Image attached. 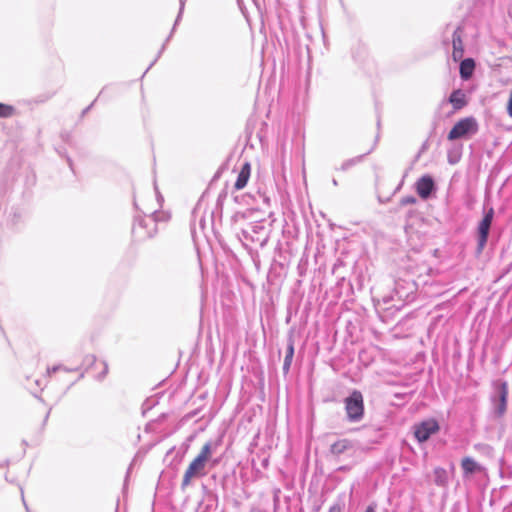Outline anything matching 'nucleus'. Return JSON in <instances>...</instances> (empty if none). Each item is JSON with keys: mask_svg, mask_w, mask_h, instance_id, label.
<instances>
[{"mask_svg": "<svg viewBox=\"0 0 512 512\" xmlns=\"http://www.w3.org/2000/svg\"><path fill=\"white\" fill-rule=\"evenodd\" d=\"M434 190L435 182L431 176L424 175L417 180L416 191L422 199H428Z\"/></svg>", "mask_w": 512, "mask_h": 512, "instance_id": "nucleus-7", "label": "nucleus"}, {"mask_svg": "<svg viewBox=\"0 0 512 512\" xmlns=\"http://www.w3.org/2000/svg\"><path fill=\"white\" fill-rule=\"evenodd\" d=\"M255 228H256V229H254V232H257V231H259V228H260V227H259L258 225H255Z\"/></svg>", "mask_w": 512, "mask_h": 512, "instance_id": "nucleus-28", "label": "nucleus"}, {"mask_svg": "<svg viewBox=\"0 0 512 512\" xmlns=\"http://www.w3.org/2000/svg\"><path fill=\"white\" fill-rule=\"evenodd\" d=\"M219 446L218 441H207L201 448L199 454L193 459L186 469L181 487L184 489L190 485L193 478H201L206 475V466L215 467L219 464V459H213L212 456Z\"/></svg>", "mask_w": 512, "mask_h": 512, "instance_id": "nucleus-1", "label": "nucleus"}, {"mask_svg": "<svg viewBox=\"0 0 512 512\" xmlns=\"http://www.w3.org/2000/svg\"><path fill=\"white\" fill-rule=\"evenodd\" d=\"M349 448H351V442L347 439H342L331 445V453L334 455H340Z\"/></svg>", "mask_w": 512, "mask_h": 512, "instance_id": "nucleus-14", "label": "nucleus"}, {"mask_svg": "<svg viewBox=\"0 0 512 512\" xmlns=\"http://www.w3.org/2000/svg\"><path fill=\"white\" fill-rule=\"evenodd\" d=\"M415 201H416V200H415V198H414V197H407V198H404L402 202H403L404 204H413V203H415Z\"/></svg>", "mask_w": 512, "mask_h": 512, "instance_id": "nucleus-20", "label": "nucleus"}, {"mask_svg": "<svg viewBox=\"0 0 512 512\" xmlns=\"http://www.w3.org/2000/svg\"><path fill=\"white\" fill-rule=\"evenodd\" d=\"M494 216V210L493 208H490L486 214L484 215L483 219L478 225V244H477V252L481 253L483 249L486 246L489 230L492 224Z\"/></svg>", "mask_w": 512, "mask_h": 512, "instance_id": "nucleus-5", "label": "nucleus"}, {"mask_svg": "<svg viewBox=\"0 0 512 512\" xmlns=\"http://www.w3.org/2000/svg\"><path fill=\"white\" fill-rule=\"evenodd\" d=\"M250 171H251L250 164L245 163L242 166V168L237 176L236 182L234 184V187L236 190H241L247 185V182L250 177Z\"/></svg>", "mask_w": 512, "mask_h": 512, "instance_id": "nucleus-10", "label": "nucleus"}, {"mask_svg": "<svg viewBox=\"0 0 512 512\" xmlns=\"http://www.w3.org/2000/svg\"><path fill=\"white\" fill-rule=\"evenodd\" d=\"M13 113V108L9 105L0 103V117H9Z\"/></svg>", "mask_w": 512, "mask_h": 512, "instance_id": "nucleus-16", "label": "nucleus"}, {"mask_svg": "<svg viewBox=\"0 0 512 512\" xmlns=\"http://www.w3.org/2000/svg\"><path fill=\"white\" fill-rule=\"evenodd\" d=\"M344 508V502L342 500L337 501L334 503L330 508L328 512H342Z\"/></svg>", "mask_w": 512, "mask_h": 512, "instance_id": "nucleus-17", "label": "nucleus"}, {"mask_svg": "<svg viewBox=\"0 0 512 512\" xmlns=\"http://www.w3.org/2000/svg\"><path fill=\"white\" fill-rule=\"evenodd\" d=\"M449 102L455 110H460L467 104L466 95L461 89L454 90L449 97Z\"/></svg>", "mask_w": 512, "mask_h": 512, "instance_id": "nucleus-9", "label": "nucleus"}, {"mask_svg": "<svg viewBox=\"0 0 512 512\" xmlns=\"http://www.w3.org/2000/svg\"><path fill=\"white\" fill-rule=\"evenodd\" d=\"M347 417L351 422L362 419L364 413L363 396L360 391L354 390L345 400Z\"/></svg>", "mask_w": 512, "mask_h": 512, "instance_id": "nucleus-2", "label": "nucleus"}, {"mask_svg": "<svg viewBox=\"0 0 512 512\" xmlns=\"http://www.w3.org/2000/svg\"><path fill=\"white\" fill-rule=\"evenodd\" d=\"M395 291L396 293L399 295L400 298L402 297H408V294H404L402 291H401V283L400 282H397L396 283V287H395Z\"/></svg>", "mask_w": 512, "mask_h": 512, "instance_id": "nucleus-19", "label": "nucleus"}, {"mask_svg": "<svg viewBox=\"0 0 512 512\" xmlns=\"http://www.w3.org/2000/svg\"><path fill=\"white\" fill-rule=\"evenodd\" d=\"M439 430V425L436 420L429 419L421 422L414 427V435L419 442L427 441L430 436Z\"/></svg>", "mask_w": 512, "mask_h": 512, "instance_id": "nucleus-6", "label": "nucleus"}, {"mask_svg": "<svg viewBox=\"0 0 512 512\" xmlns=\"http://www.w3.org/2000/svg\"><path fill=\"white\" fill-rule=\"evenodd\" d=\"M508 385L506 382L497 381L494 384V392L491 397L493 410L496 416L504 415L507 407Z\"/></svg>", "mask_w": 512, "mask_h": 512, "instance_id": "nucleus-4", "label": "nucleus"}, {"mask_svg": "<svg viewBox=\"0 0 512 512\" xmlns=\"http://www.w3.org/2000/svg\"><path fill=\"white\" fill-rule=\"evenodd\" d=\"M107 372H108V366L106 363H104V370H103L101 378H103L107 374Z\"/></svg>", "mask_w": 512, "mask_h": 512, "instance_id": "nucleus-23", "label": "nucleus"}, {"mask_svg": "<svg viewBox=\"0 0 512 512\" xmlns=\"http://www.w3.org/2000/svg\"><path fill=\"white\" fill-rule=\"evenodd\" d=\"M255 228H256V229H254V232H257V231H259V228H260V227H259L258 225H255Z\"/></svg>", "mask_w": 512, "mask_h": 512, "instance_id": "nucleus-27", "label": "nucleus"}, {"mask_svg": "<svg viewBox=\"0 0 512 512\" xmlns=\"http://www.w3.org/2000/svg\"><path fill=\"white\" fill-rule=\"evenodd\" d=\"M461 35H462L461 28L457 27L455 29V31L453 32V39H452V44H453L452 57H453L454 61L461 60L463 57V54H464V46H463V42L461 39Z\"/></svg>", "mask_w": 512, "mask_h": 512, "instance_id": "nucleus-8", "label": "nucleus"}, {"mask_svg": "<svg viewBox=\"0 0 512 512\" xmlns=\"http://www.w3.org/2000/svg\"><path fill=\"white\" fill-rule=\"evenodd\" d=\"M60 369H63L65 371H68V369L62 367L61 365H56V366H53L52 368H48L47 369V374L48 375H51L52 373H55L56 371L60 370Z\"/></svg>", "mask_w": 512, "mask_h": 512, "instance_id": "nucleus-18", "label": "nucleus"}, {"mask_svg": "<svg viewBox=\"0 0 512 512\" xmlns=\"http://www.w3.org/2000/svg\"><path fill=\"white\" fill-rule=\"evenodd\" d=\"M255 228H256V229H254V232H257V231H259V228H260V227H259L258 225H255Z\"/></svg>", "mask_w": 512, "mask_h": 512, "instance_id": "nucleus-26", "label": "nucleus"}, {"mask_svg": "<svg viewBox=\"0 0 512 512\" xmlns=\"http://www.w3.org/2000/svg\"><path fill=\"white\" fill-rule=\"evenodd\" d=\"M333 184L336 186L338 183L335 179H333Z\"/></svg>", "mask_w": 512, "mask_h": 512, "instance_id": "nucleus-29", "label": "nucleus"}, {"mask_svg": "<svg viewBox=\"0 0 512 512\" xmlns=\"http://www.w3.org/2000/svg\"><path fill=\"white\" fill-rule=\"evenodd\" d=\"M376 506L371 504L367 507L366 511L365 512H376L375 510Z\"/></svg>", "mask_w": 512, "mask_h": 512, "instance_id": "nucleus-22", "label": "nucleus"}, {"mask_svg": "<svg viewBox=\"0 0 512 512\" xmlns=\"http://www.w3.org/2000/svg\"><path fill=\"white\" fill-rule=\"evenodd\" d=\"M293 356H294V341L292 339H289L288 345H287V350H286V355H285V359H284V363H283V371L285 373H287L290 369Z\"/></svg>", "mask_w": 512, "mask_h": 512, "instance_id": "nucleus-13", "label": "nucleus"}, {"mask_svg": "<svg viewBox=\"0 0 512 512\" xmlns=\"http://www.w3.org/2000/svg\"><path fill=\"white\" fill-rule=\"evenodd\" d=\"M475 62L471 58H467L460 63V76L462 79L467 80L472 76L474 71Z\"/></svg>", "mask_w": 512, "mask_h": 512, "instance_id": "nucleus-12", "label": "nucleus"}, {"mask_svg": "<svg viewBox=\"0 0 512 512\" xmlns=\"http://www.w3.org/2000/svg\"><path fill=\"white\" fill-rule=\"evenodd\" d=\"M475 447H476V448H483V449L488 450V451H490V450H491V448H490L489 446H487V445H477V446H475Z\"/></svg>", "mask_w": 512, "mask_h": 512, "instance_id": "nucleus-24", "label": "nucleus"}, {"mask_svg": "<svg viewBox=\"0 0 512 512\" xmlns=\"http://www.w3.org/2000/svg\"><path fill=\"white\" fill-rule=\"evenodd\" d=\"M478 130V124L475 118L466 117L459 120L448 133V139L453 141L469 135H473Z\"/></svg>", "mask_w": 512, "mask_h": 512, "instance_id": "nucleus-3", "label": "nucleus"}, {"mask_svg": "<svg viewBox=\"0 0 512 512\" xmlns=\"http://www.w3.org/2000/svg\"><path fill=\"white\" fill-rule=\"evenodd\" d=\"M409 286H410L409 287L410 291L413 292L414 288H415V284L414 283H410Z\"/></svg>", "mask_w": 512, "mask_h": 512, "instance_id": "nucleus-25", "label": "nucleus"}, {"mask_svg": "<svg viewBox=\"0 0 512 512\" xmlns=\"http://www.w3.org/2000/svg\"><path fill=\"white\" fill-rule=\"evenodd\" d=\"M354 163V160H349L342 165V169L345 170Z\"/></svg>", "mask_w": 512, "mask_h": 512, "instance_id": "nucleus-21", "label": "nucleus"}, {"mask_svg": "<svg viewBox=\"0 0 512 512\" xmlns=\"http://www.w3.org/2000/svg\"><path fill=\"white\" fill-rule=\"evenodd\" d=\"M434 482L438 486H445L448 483V473L445 469L437 467L434 469Z\"/></svg>", "mask_w": 512, "mask_h": 512, "instance_id": "nucleus-15", "label": "nucleus"}, {"mask_svg": "<svg viewBox=\"0 0 512 512\" xmlns=\"http://www.w3.org/2000/svg\"><path fill=\"white\" fill-rule=\"evenodd\" d=\"M461 467L465 475L480 472L482 467L471 457H465L461 461Z\"/></svg>", "mask_w": 512, "mask_h": 512, "instance_id": "nucleus-11", "label": "nucleus"}]
</instances>
